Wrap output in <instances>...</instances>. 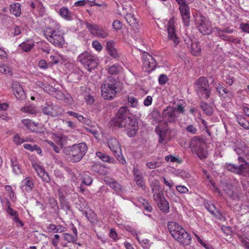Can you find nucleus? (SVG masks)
Instances as JSON below:
<instances>
[{
  "label": "nucleus",
  "instance_id": "f257e3e1",
  "mask_svg": "<svg viewBox=\"0 0 249 249\" xmlns=\"http://www.w3.org/2000/svg\"><path fill=\"white\" fill-rule=\"evenodd\" d=\"M114 125L124 128L129 137H134L138 130V122L133 119L126 107H121L113 119Z\"/></svg>",
  "mask_w": 249,
  "mask_h": 249
},
{
  "label": "nucleus",
  "instance_id": "f03ea898",
  "mask_svg": "<svg viewBox=\"0 0 249 249\" xmlns=\"http://www.w3.org/2000/svg\"><path fill=\"white\" fill-rule=\"evenodd\" d=\"M87 150L88 147L86 143L81 142L65 147L63 152L65 158L68 161L72 163H76L83 158Z\"/></svg>",
  "mask_w": 249,
  "mask_h": 249
},
{
  "label": "nucleus",
  "instance_id": "7ed1b4c3",
  "mask_svg": "<svg viewBox=\"0 0 249 249\" xmlns=\"http://www.w3.org/2000/svg\"><path fill=\"white\" fill-rule=\"evenodd\" d=\"M237 160L239 163H242L240 165L237 166L233 163H227L226 168L236 175L245 177H249V156L246 155L245 157L239 156Z\"/></svg>",
  "mask_w": 249,
  "mask_h": 249
},
{
  "label": "nucleus",
  "instance_id": "20e7f679",
  "mask_svg": "<svg viewBox=\"0 0 249 249\" xmlns=\"http://www.w3.org/2000/svg\"><path fill=\"white\" fill-rule=\"evenodd\" d=\"M117 82L111 76H108L104 80L101 87L102 97L107 100H111L117 93Z\"/></svg>",
  "mask_w": 249,
  "mask_h": 249
},
{
  "label": "nucleus",
  "instance_id": "39448f33",
  "mask_svg": "<svg viewBox=\"0 0 249 249\" xmlns=\"http://www.w3.org/2000/svg\"><path fill=\"white\" fill-rule=\"evenodd\" d=\"M43 35L47 40L54 46L62 47L65 43L63 34L58 30L46 28L43 31Z\"/></svg>",
  "mask_w": 249,
  "mask_h": 249
},
{
  "label": "nucleus",
  "instance_id": "423d86ee",
  "mask_svg": "<svg viewBox=\"0 0 249 249\" xmlns=\"http://www.w3.org/2000/svg\"><path fill=\"white\" fill-rule=\"evenodd\" d=\"M172 237L183 245H189L191 242V237L185 230L176 222H172Z\"/></svg>",
  "mask_w": 249,
  "mask_h": 249
},
{
  "label": "nucleus",
  "instance_id": "0eeeda50",
  "mask_svg": "<svg viewBox=\"0 0 249 249\" xmlns=\"http://www.w3.org/2000/svg\"><path fill=\"white\" fill-rule=\"evenodd\" d=\"M190 146L201 160H205L207 157L208 152L205 149L206 145L202 140L196 136L194 137L191 141Z\"/></svg>",
  "mask_w": 249,
  "mask_h": 249
},
{
  "label": "nucleus",
  "instance_id": "6e6552de",
  "mask_svg": "<svg viewBox=\"0 0 249 249\" xmlns=\"http://www.w3.org/2000/svg\"><path fill=\"white\" fill-rule=\"evenodd\" d=\"M195 84V89L199 96L207 99L211 93V89L207 79L204 77H201L196 81Z\"/></svg>",
  "mask_w": 249,
  "mask_h": 249
},
{
  "label": "nucleus",
  "instance_id": "1a4fd4ad",
  "mask_svg": "<svg viewBox=\"0 0 249 249\" xmlns=\"http://www.w3.org/2000/svg\"><path fill=\"white\" fill-rule=\"evenodd\" d=\"M77 61L80 62L89 71L96 68L98 65L96 57L87 52L81 53L77 57Z\"/></svg>",
  "mask_w": 249,
  "mask_h": 249
},
{
  "label": "nucleus",
  "instance_id": "9d476101",
  "mask_svg": "<svg viewBox=\"0 0 249 249\" xmlns=\"http://www.w3.org/2000/svg\"><path fill=\"white\" fill-rule=\"evenodd\" d=\"M195 23L199 31L203 35H209L212 32L211 25L206 17L202 15L196 14L195 17Z\"/></svg>",
  "mask_w": 249,
  "mask_h": 249
},
{
  "label": "nucleus",
  "instance_id": "9b49d317",
  "mask_svg": "<svg viewBox=\"0 0 249 249\" xmlns=\"http://www.w3.org/2000/svg\"><path fill=\"white\" fill-rule=\"evenodd\" d=\"M85 24L90 34L95 37L105 38L108 35L107 30L99 26L98 24L89 22H86Z\"/></svg>",
  "mask_w": 249,
  "mask_h": 249
},
{
  "label": "nucleus",
  "instance_id": "f8f14e48",
  "mask_svg": "<svg viewBox=\"0 0 249 249\" xmlns=\"http://www.w3.org/2000/svg\"><path fill=\"white\" fill-rule=\"evenodd\" d=\"M142 61L143 68L145 69V71L148 72L152 71L157 65L155 59L145 52L142 53Z\"/></svg>",
  "mask_w": 249,
  "mask_h": 249
},
{
  "label": "nucleus",
  "instance_id": "ddd939ff",
  "mask_svg": "<svg viewBox=\"0 0 249 249\" xmlns=\"http://www.w3.org/2000/svg\"><path fill=\"white\" fill-rule=\"evenodd\" d=\"M44 114L51 116H57L60 114L59 107L51 102H47L42 108Z\"/></svg>",
  "mask_w": 249,
  "mask_h": 249
},
{
  "label": "nucleus",
  "instance_id": "4468645a",
  "mask_svg": "<svg viewBox=\"0 0 249 249\" xmlns=\"http://www.w3.org/2000/svg\"><path fill=\"white\" fill-rule=\"evenodd\" d=\"M12 88L13 93L18 100H22L25 98L24 91L21 85L18 82H13Z\"/></svg>",
  "mask_w": 249,
  "mask_h": 249
},
{
  "label": "nucleus",
  "instance_id": "2eb2a0df",
  "mask_svg": "<svg viewBox=\"0 0 249 249\" xmlns=\"http://www.w3.org/2000/svg\"><path fill=\"white\" fill-rule=\"evenodd\" d=\"M179 10L185 26H188L190 23V8L187 4L179 6Z\"/></svg>",
  "mask_w": 249,
  "mask_h": 249
},
{
  "label": "nucleus",
  "instance_id": "dca6fc26",
  "mask_svg": "<svg viewBox=\"0 0 249 249\" xmlns=\"http://www.w3.org/2000/svg\"><path fill=\"white\" fill-rule=\"evenodd\" d=\"M184 102L181 100H177L172 103V118L176 116V114L184 113Z\"/></svg>",
  "mask_w": 249,
  "mask_h": 249
},
{
  "label": "nucleus",
  "instance_id": "f3484780",
  "mask_svg": "<svg viewBox=\"0 0 249 249\" xmlns=\"http://www.w3.org/2000/svg\"><path fill=\"white\" fill-rule=\"evenodd\" d=\"M186 42L187 47L190 49V52L192 55L195 56H199L201 53V48L198 42H193L192 40H190Z\"/></svg>",
  "mask_w": 249,
  "mask_h": 249
},
{
  "label": "nucleus",
  "instance_id": "a211bd4d",
  "mask_svg": "<svg viewBox=\"0 0 249 249\" xmlns=\"http://www.w3.org/2000/svg\"><path fill=\"white\" fill-rule=\"evenodd\" d=\"M107 144L114 154L121 153V146L116 139L112 138L108 140Z\"/></svg>",
  "mask_w": 249,
  "mask_h": 249
},
{
  "label": "nucleus",
  "instance_id": "6ab92c4d",
  "mask_svg": "<svg viewBox=\"0 0 249 249\" xmlns=\"http://www.w3.org/2000/svg\"><path fill=\"white\" fill-rule=\"evenodd\" d=\"M33 167L36 172L38 176L41 178L44 181L46 182H49V176L48 174L45 172V170L41 166L37 164H35L33 165Z\"/></svg>",
  "mask_w": 249,
  "mask_h": 249
},
{
  "label": "nucleus",
  "instance_id": "aec40b11",
  "mask_svg": "<svg viewBox=\"0 0 249 249\" xmlns=\"http://www.w3.org/2000/svg\"><path fill=\"white\" fill-rule=\"evenodd\" d=\"M106 50L108 53L113 58H118L119 57V54L115 47L113 41H109L107 42Z\"/></svg>",
  "mask_w": 249,
  "mask_h": 249
},
{
  "label": "nucleus",
  "instance_id": "412c9836",
  "mask_svg": "<svg viewBox=\"0 0 249 249\" xmlns=\"http://www.w3.org/2000/svg\"><path fill=\"white\" fill-rule=\"evenodd\" d=\"M34 187L33 180L29 177L23 179L21 182V189L24 191L30 192Z\"/></svg>",
  "mask_w": 249,
  "mask_h": 249
},
{
  "label": "nucleus",
  "instance_id": "4be33fe9",
  "mask_svg": "<svg viewBox=\"0 0 249 249\" xmlns=\"http://www.w3.org/2000/svg\"><path fill=\"white\" fill-rule=\"evenodd\" d=\"M125 18L134 31L137 32L138 30L139 24L134 15L131 13H128L125 15Z\"/></svg>",
  "mask_w": 249,
  "mask_h": 249
},
{
  "label": "nucleus",
  "instance_id": "5701e85b",
  "mask_svg": "<svg viewBox=\"0 0 249 249\" xmlns=\"http://www.w3.org/2000/svg\"><path fill=\"white\" fill-rule=\"evenodd\" d=\"M96 156L104 162L113 163L115 161L113 158L110 157V156L101 152H97L96 153Z\"/></svg>",
  "mask_w": 249,
  "mask_h": 249
},
{
  "label": "nucleus",
  "instance_id": "b1692460",
  "mask_svg": "<svg viewBox=\"0 0 249 249\" xmlns=\"http://www.w3.org/2000/svg\"><path fill=\"white\" fill-rule=\"evenodd\" d=\"M10 12L16 17H19L21 14L20 4L15 2L10 5Z\"/></svg>",
  "mask_w": 249,
  "mask_h": 249
},
{
  "label": "nucleus",
  "instance_id": "393cba45",
  "mask_svg": "<svg viewBox=\"0 0 249 249\" xmlns=\"http://www.w3.org/2000/svg\"><path fill=\"white\" fill-rule=\"evenodd\" d=\"M160 210L163 212H168L169 210V205L168 202L164 198L161 199L160 202H156Z\"/></svg>",
  "mask_w": 249,
  "mask_h": 249
},
{
  "label": "nucleus",
  "instance_id": "a878e982",
  "mask_svg": "<svg viewBox=\"0 0 249 249\" xmlns=\"http://www.w3.org/2000/svg\"><path fill=\"white\" fill-rule=\"evenodd\" d=\"M11 162L13 172L17 175L22 174L21 165L18 163L16 159H11Z\"/></svg>",
  "mask_w": 249,
  "mask_h": 249
},
{
  "label": "nucleus",
  "instance_id": "bb28decb",
  "mask_svg": "<svg viewBox=\"0 0 249 249\" xmlns=\"http://www.w3.org/2000/svg\"><path fill=\"white\" fill-rule=\"evenodd\" d=\"M200 107L207 115L210 116L212 115L213 112V108L208 104L206 102H201Z\"/></svg>",
  "mask_w": 249,
  "mask_h": 249
},
{
  "label": "nucleus",
  "instance_id": "cd10ccee",
  "mask_svg": "<svg viewBox=\"0 0 249 249\" xmlns=\"http://www.w3.org/2000/svg\"><path fill=\"white\" fill-rule=\"evenodd\" d=\"M59 15L64 18L66 20H71V16L68 8L66 7H62L60 8L59 11Z\"/></svg>",
  "mask_w": 249,
  "mask_h": 249
},
{
  "label": "nucleus",
  "instance_id": "c85d7f7f",
  "mask_svg": "<svg viewBox=\"0 0 249 249\" xmlns=\"http://www.w3.org/2000/svg\"><path fill=\"white\" fill-rule=\"evenodd\" d=\"M162 117L166 123L171 122V108L170 107H168L166 109L163 110Z\"/></svg>",
  "mask_w": 249,
  "mask_h": 249
},
{
  "label": "nucleus",
  "instance_id": "c756f323",
  "mask_svg": "<svg viewBox=\"0 0 249 249\" xmlns=\"http://www.w3.org/2000/svg\"><path fill=\"white\" fill-rule=\"evenodd\" d=\"M36 85L42 88L46 92L49 94H51L54 90V89L52 86L45 84L40 81L37 82L36 83Z\"/></svg>",
  "mask_w": 249,
  "mask_h": 249
},
{
  "label": "nucleus",
  "instance_id": "7c9ffc66",
  "mask_svg": "<svg viewBox=\"0 0 249 249\" xmlns=\"http://www.w3.org/2000/svg\"><path fill=\"white\" fill-rule=\"evenodd\" d=\"M24 148L31 151H36L37 154H41L42 150L37 145H32L29 143H25L23 145Z\"/></svg>",
  "mask_w": 249,
  "mask_h": 249
},
{
  "label": "nucleus",
  "instance_id": "2f4dec72",
  "mask_svg": "<svg viewBox=\"0 0 249 249\" xmlns=\"http://www.w3.org/2000/svg\"><path fill=\"white\" fill-rule=\"evenodd\" d=\"M121 68L117 65H113L107 69V72L110 74H117L121 71Z\"/></svg>",
  "mask_w": 249,
  "mask_h": 249
},
{
  "label": "nucleus",
  "instance_id": "473e14b6",
  "mask_svg": "<svg viewBox=\"0 0 249 249\" xmlns=\"http://www.w3.org/2000/svg\"><path fill=\"white\" fill-rule=\"evenodd\" d=\"M172 173L177 176H179L182 178H189L190 177V175L189 173L182 170H175L172 171Z\"/></svg>",
  "mask_w": 249,
  "mask_h": 249
},
{
  "label": "nucleus",
  "instance_id": "72a5a7b5",
  "mask_svg": "<svg viewBox=\"0 0 249 249\" xmlns=\"http://www.w3.org/2000/svg\"><path fill=\"white\" fill-rule=\"evenodd\" d=\"M152 193L153 194L154 200L156 202H160L161 199L164 198L162 189H160V191H155Z\"/></svg>",
  "mask_w": 249,
  "mask_h": 249
},
{
  "label": "nucleus",
  "instance_id": "f704fd0d",
  "mask_svg": "<svg viewBox=\"0 0 249 249\" xmlns=\"http://www.w3.org/2000/svg\"><path fill=\"white\" fill-rule=\"evenodd\" d=\"M150 187L151 188L152 193L158 190L160 191V189H161L159 181L157 179H154L151 182Z\"/></svg>",
  "mask_w": 249,
  "mask_h": 249
},
{
  "label": "nucleus",
  "instance_id": "c9c22d12",
  "mask_svg": "<svg viewBox=\"0 0 249 249\" xmlns=\"http://www.w3.org/2000/svg\"><path fill=\"white\" fill-rule=\"evenodd\" d=\"M34 46V43H27L26 42H22L19 45L21 49L25 52L30 51Z\"/></svg>",
  "mask_w": 249,
  "mask_h": 249
},
{
  "label": "nucleus",
  "instance_id": "e433bc0d",
  "mask_svg": "<svg viewBox=\"0 0 249 249\" xmlns=\"http://www.w3.org/2000/svg\"><path fill=\"white\" fill-rule=\"evenodd\" d=\"M238 124L245 129H249V123L245 118L242 117L237 118Z\"/></svg>",
  "mask_w": 249,
  "mask_h": 249
},
{
  "label": "nucleus",
  "instance_id": "4c0bfd02",
  "mask_svg": "<svg viewBox=\"0 0 249 249\" xmlns=\"http://www.w3.org/2000/svg\"><path fill=\"white\" fill-rule=\"evenodd\" d=\"M21 111L31 114H36L37 111L36 108L33 106H28L21 108Z\"/></svg>",
  "mask_w": 249,
  "mask_h": 249
},
{
  "label": "nucleus",
  "instance_id": "58836bf2",
  "mask_svg": "<svg viewBox=\"0 0 249 249\" xmlns=\"http://www.w3.org/2000/svg\"><path fill=\"white\" fill-rule=\"evenodd\" d=\"M217 31V36L220 37L222 39L229 41L230 40L231 36H228L221 31V29L218 28H215Z\"/></svg>",
  "mask_w": 249,
  "mask_h": 249
},
{
  "label": "nucleus",
  "instance_id": "ea45409f",
  "mask_svg": "<svg viewBox=\"0 0 249 249\" xmlns=\"http://www.w3.org/2000/svg\"><path fill=\"white\" fill-rule=\"evenodd\" d=\"M135 180L137 184L142 189L145 188V182L143 180L142 177L141 176H137L135 178Z\"/></svg>",
  "mask_w": 249,
  "mask_h": 249
},
{
  "label": "nucleus",
  "instance_id": "a19ab883",
  "mask_svg": "<svg viewBox=\"0 0 249 249\" xmlns=\"http://www.w3.org/2000/svg\"><path fill=\"white\" fill-rule=\"evenodd\" d=\"M172 41H173L175 45H177L180 42L179 37L175 33V26L172 23Z\"/></svg>",
  "mask_w": 249,
  "mask_h": 249
},
{
  "label": "nucleus",
  "instance_id": "79ce46f5",
  "mask_svg": "<svg viewBox=\"0 0 249 249\" xmlns=\"http://www.w3.org/2000/svg\"><path fill=\"white\" fill-rule=\"evenodd\" d=\"M64 239L69 243H74L76 240V237L71 235L69 233H65L64 234Z\"/></svg>",
  "mask_w": 249,
  "mask_h": 249
},
{
  "label": "nucleus",
  "instance_id": "37998d69",
  "mask_svg": "<svg viewBox=\"0 0 249 249\" xmlns=\"http://www.w3.org/2000/svg\"><path fill=\"white\" fill-rule=\"evenodd\" d=\"M186 131L191 134H196L197 133V129L196 127L193 125H189L186 127Z\"/></svg>",
  "mask_w": 249,
  "mask_h": 249
},
{
  "label": "nucleus",
  "instance_id": "c03bdc74",
  "mask_svg": "<svg viewBox=\"0 0 249 249\" xmlns=\"http://www.w3.org/2000/svg\"><path fill=\"white\" fill-rule=\"evenodd\" d=\"M7 204L8 205V207L6 210V212L11 215V216H14L15 215H16L18 212L17 211H15L10 207V201L9 200H7Z\"/></svg>",
  "mask_w": 249,
  "mask_h": 249
},
{
  "label": "nucleus",
  "instance_id": "a18cd8bd",
  "mask_svg": "<svg viewBox=\"0 0 249 249\" xmlns=\"http://www.w3.org/2000/svg\"><path fill=\"white\" fill-rule=\"evenodd\" d=\"M112 27L116 30H120L122 28L123 24L120 20H116L113 22Z\"/></svg>",
  "mask_w": 249,
  "mask_h": 249
},
{
  "label": "nucleus",
  "instance_id": "49530a36",
  "mask_svg": "<svg viewBox=\"0 0 249 249\" xmlns=\"http://www.w3.org/2000/svg\"><path fill=\"white\" fill-rule=\"evenodd\" d=\"M84 99L86 103L89 105L93 104L95 101L94 97L90 94L85 95Z\"/></svg>",
  "mask_w": 249,
  "mask_h": 249
},
{
  "label": "nucleus",
  "instance_id": "de8ad7c7",
  "mask_svg": "<svg viewBox=\"0 0 249 249\" xmlns=\"http://www.w3.org/2000/svg\"><path fill=\"white\" fill-rule=\"evenodd\" d=\"M92 46L96 50L101 51L103 49V46L101 43L97 40L93 41Z\"/></svg>",
  "mask_w": 249,
  "mask_h": 249
},
{
  "label": "nucleus",
  "instance_id": "09e8293b",
  "mask_svg": "<svg viewBox=\"0 0 249 249\" xmlns=\"http://www.w3.org/2000/svg\"><path fill=\"white\" fill-rule=\"evenodd\" d=\"M118 160L122 164H125L126 162L124 159V157L122 155V152L121 153H116V154H114Z\"/></svg>",
  "mask_w": 249,
  "mask_h": 249
},
{
  "label": "nucleus",
  "instance_id": "8fccbe9b",
  "mask_svg": "<svg viewBox=\"0 0 249 249\" xmlns=\"http://www.w3.org/2000/svg\"><path fill=\"white\" fill-rule=\"evenodd\" d=\"M239 28L242 32L249 34V24L242 23L240 24Z\"/></svg>",
  "mask_w": 249,
  "mask_h": 249
},
{
  "label": "nucleus",
  "instance_id": "3c124183",
  "mask_svg": "<svg viewBox=\"0 0 249 249\" xmlns=\"http://www.w3.org/2000/svg\"><path fill=\"white\" fill-rule=\"evenodd\" d=\"M60 56L58 55L50 56V59L51 63L57 64L60 62Z\"/></svg>",
  "mask_w": 249,
  "mask_h": 249
},
{
  "label": "nucleus",
  "instance_id": "603ef678",
  "mask_svg": "<svg viewBox=\"0 0 249 249\" xmlns=\"http://www.w3.org/2000/svg\"><path fill=\"white\" fill-rule=\"evenodd\" d=\"M92 181V180L89 176L86 175L84 176L82 180L83 183L87 185H89L91 184Z\"/></svg>",
  "mask_w": 249,
  "mask_h": 249
},
{
  "label": "nucleus",
  "instance_id": "864d4df0",
  "mask_svg": "<svg viewBox=\"0 0 249 249\" xmlns=\"http://www.w3.org/2000/svg\"><path fill=\"white\" fill-rule=\"evenodd\" d=\"M22 123L28 129L30 130H32V126L34 124L29 119H23L22 120Z\"/></svg>",
  "mask_w": 249,
  "mask_h": 249
},
{
  "label": "nucleus",
  "instance_id": "5fc2aeb1",
  "mask_svg": "<svg viewBox=\"0 0 249 249\" xmlns=\"http://www.w3.org/2000/svg\"><path fill=\"white\" fill-rule=\"evenodd\" d=\"M128 102L132 107H135L137 105V100L134 97H128Z\"/></svg>",
  "mask_w": 249,
  "mask_h": 249
},
{
  "label": "nucleus",
  "instance_id": "6e6d98bb",
  "mask_svg": "<svg viewBox=\"0 0 249 249\" xmlns=\"http://www.w3.org/2000/svg\"><path fill=\"white\" fill-rule=\"evenodd\" d=\"M183 162V159L178 156H172V165L174 163L180 164Z\"/></svg>",
  "mask_w": 249,
  "mask_h": 249
},
{
  "label": "nucleus",
  "instance_id": "4d7b16f0",
  "mask_svg": "<svg viewBox=\"0 0 249 249\" xmlns=\"http://www.w3.org/2000/svg\"><path fill=\"white\" fill-rule=\"evenodd\" d=\"M110 187L115 190L116 191H119L121 189V185L115 181H113L110 183Z\"/></svg>",
  "mask_w": 249,
  "mask_h": 249
},
{
  "label": "nucleus",
  "instance_id": "13d9d810",
  "mask_svg": "<svg viewBox=\"0 0 249 249\" xmlns=\"http://www.w3.org/2000/svg\"><path fill=\"white\" fill-rule=\"evenodd\" d=\"M46 142L49 144L50 145L52 148H53V150L56 153H59L60 152V148L59 147V146H57V145H56L53 142L51 141H49V140H47L46 141Z\"/></svg>",
  "mask_w": 249,
  "mask_h": 249
},
{
  "label": "nucleus",
  "instance_id": "bf43d9fd",
  "mask_svg": "<svg viewBox=\"0 0 249 249\" xmlns=\"http://www.w3.org/2000/svg\"><path fill=\"white\" fill-rule=\"evenodd\" d=\"M168 80L167 76L165 74H161L159 77V82L160 85L165 84Z\"/></svg>",
  "mask_w": 249,
  "mask_h": 249
},
{
  "label": "nucleus",
  "instance_id": "052dcab7",
  "mask_svg": "<svg viewBox=\"0 0 249 249\" xmlns=\"http://www.w3.org/2000/svg\"><path fill=\"white\" fill-rule=\"evenodd\" d=\"M24 141V140L21 138L18 135H16L14 137V142L16 144H20Z\"/></svg>",
  "mask_w": 249,
  "mask_h": 249
},
{
  "label": "nucleus",
  "instance_id": "680f3d73",
  "mask_svg": "<svg viewBox=\"0 0 249 249\" xmlns=\"http://www.w3.org/2000/svg\"><path fill=\"white\" fill-rule=\"evenodd\" d=\"M158 163L156 161L149 162L146 163V166L150 169H154L157 167H159Z\"/></svg>",
  "mask_w": 249,
  "mask_h": 249
},
{
  "label": "nucleus",
  "instance_id": "e2e57ef3",
  "mask_svg": "<svg viewBox=\"0 0 249 249\" xmlns=\"http://www.w3.org/2000/svg\"><path fill=\"white\" fill-rule=\"evenodd\" d=\"M60 236L58 234H55L53 238L52 239V245L54 247H57V244L59 242Z\"/></svg>",
  "mask_w": 249,
  "mask_h": 249
},
{
  "label": "nucleus",
  "instance_id": "0e129e2a",
  "mask_svg": "<svg viewBox=\"0 0 249 249\" xmlns=\"http://www.w3.org/2000/svg\"><path fill=\"white\" fill-rule=\"evenodd\" d=\"M176 189L178 192L181 193H185L188 191L186 187L181 185L177 186Z\"/></svg>",
  "mask_w": 249,
  "mask_h": 249
},
{
  "label": "nucleus",
  "instance_id": "69168bd1",
  "mask_svg": "<svg viewBox=\"0 0 249 249\" xmlns=\"http://www.w3.org/2000/svg\"><path fill=\"white\" fill-rule=\"evenodd\" d=\"M142 199L143 201L142 204L144 209L148 212H151L152 209L151 206L149 204V203L146 201L145 199L143 198Z\"/></svg>",
  "mask_w": 249,
  "mask_h": 249
},
{
  "label": "nucleus",
  "instance_id": "338daca9",
  "mask_svg": "<svg viewBox=\"0 0 249 249\" xmlns=\"http://www.w3.org/2000/svg\"><path fill=\"white\" fill-rule=\"evenodd\" d=\"M225 82L230 86H231L233 83V77L229 74L226 76Z\"/></svg>",
  "mask_w": 249,
  "mask_h": 249
},
{
  "label": "nucleus",
  "instance_id": "774afa93",
  "mask_svg": "<svg viewBox=\"0 0 249 249\" xmlns=\"http://www.w3.org/2000/svg\"><path fill=\"white\" fill-rule=\"evenodd\" d=\"M152 102V97L151 96H147L144 100L143 104L145 106H149L151 105Z\"/></svg>",
  "mask_w": 249,
  "mask_h": 249
}]
</instances>
